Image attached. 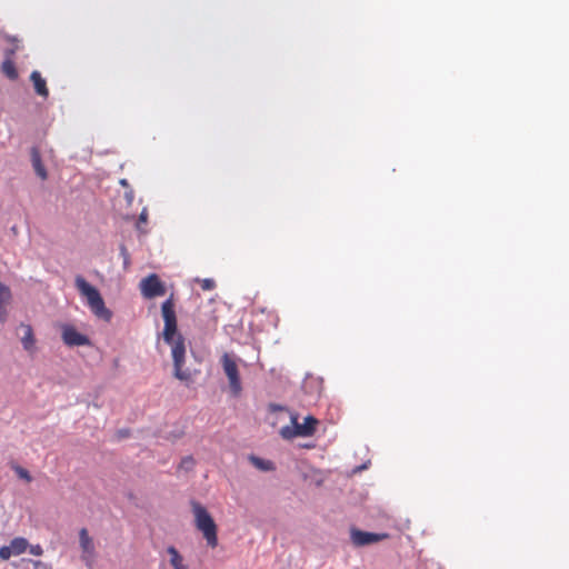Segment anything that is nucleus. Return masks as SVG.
<instances>
[{
    "instance_id": "nucleus-23",
    "label": "nucleus",
    "mask_w": 569,
    "mask_h": 569,
    "mask_svg": "<svg viewBox=\"0 0 569 569\" xmlns=\"http://www.w3.org/2000/svg\"><path fill=\"white\" fill-rule=\"evenodd\" d=\"M28 548H29V552L33 556H42V553H43V549L40 545H31Z\"/></svg>"
},
{
    "instance_id": "nucleus-10",
    "label": "nucleus",
    "mask_w": 569,
    "mask_h": 569,
    "mask_svg": "<svg viewBox=\"0 0 569 569\" xmlns=\"http://www.w3.org/2000/svg\"><path fill=\"white\" fill-rule=\"evenodd\" d=\"M31 162L37 176L40 177L42 180L47 179V170L42 163L40 152L36 147L31 149Z\"/></svg>"
},
{
    "instance_id": "nucleus-2",
    "label": "nucleus",
    "mask_w": 569,
    "mask_h": 569,
    "mask_svg": "<svg viewBox=\"0 0 569 569\" xmlns=\"http://www.w3.org/2000/svg\"><path fill=\"white\" fill-rule=\"evenodd\" d=\"M74 284L80 293L87 298V303L93 315L104 321H110L112 312L106 307L99 290L91 286L82 276L76 277Z\"/></svg>"
},
{
    "instance_id": "nucleus-18",
    "label": "nucleus",
    "mask_w": 569,
    "mask_h": 569,
    "mask_svg": "<svg viewBox=\"0 0 569 569\" xmlns=\"http://www.w3.org/2000/svg\"><path fill=\"white\" fill-rule=\"evenodd\" d=\"M12 470L16 472V475L20 479H22V480H24L27 482H31L32 481V477H31L30 472L27 469L22 468L21 466L13 465L12 466Z\"/></svg>"
},
{
    "instance_id": "nucleus-27",
    "label": "nucleus",
    "mask_w": 569,
    "mask_h": 569,
    "mask_svg": "<svg viewBox=\"0 0 569 569\" xmlns=\"http://www.w3.org/2000/svg\"><path fill=\"white\" fill-rule=\"evenodd\" d=\"M124 197H126V199H127L129 202H131V201L133 200V190H132V189H130L129 191H127V192L124 193Z\"/></svg>"
},
{
    "instance_id": "nucleus-1",
    "label": "nucleus",
    "mask_w": 569,
    "mask_h": 569,
    "mask_svg": "<svg viewBox=\"0 0 569 569\" xmlns=\"http://www.w3.org/2000/svg\"><path fill=\"white\" fill-rule=\"evenodd\" d=\"M161 313L164 321L162 337L164 342L171 346L173 376L181 381H188L191 379V373L182 368L186 358V346L184 338L178 332L172 296L162 302Z\"/></svg>"
},
{
    "instance_id": "nucleus-26",
    "label": "nucleus",
    "mask_w": 569,
    "mask_h": 569,
    "mask_svg": "<svg viewBox=\"0 0 569 569\" xmlns=\"http://www.w3.org/2000/svg\"><path fill=\"white\" fill-rule=\"evenodd\" d=\"M147 218H148V213H147V210L143 209L142 212L140 213L139 216V221L140 222H146L147 221Z\"/></svg>"
},
{
    "instance_id": "nucleus-25",
    "label": "nucleus",
    "mask_w": 569,
    "mask_h": 569,
    "mask_svg": "<svg viewBox=\"0 0 569 569\" xmlns=\"http://www.w3.org/2000/svg\"><path fill=\"white\" fill-rule=\"evenodd\" d=\"M268 409H269L270 412H277V411H282L286 408L283 406H281V405H278V403H269Z\"/></svg>"
},
{
    "instance_id": "nucleus-22",
    "label": "nucleus",
    "mask_w": 569,
    "mask_h": 569,
    "mask_svg": "<svg viewBox=\"0 0 569 569\" xmlns=\"http://www.w3.org/2000/svg\"><path fill=\"white\" fill-rule=\"evenodd\" d=\"M216 287V282L213 279L207 278L201 280V288L203 290H212Z\"/></svg>"
},
{
    "instance_id": "nucleus-12",
    "label": "nucleus",
    "mask_w": 569,
    "mask_h": 569,
    "mask_svg": "<svg viewBox=\"0 0 569 569\" xmlns=\"http://www.w3.org/2000/svg\"><path fill=\"white\" fill-rule=\"evenodd\" d=\"M14 53V49H10L7 51V56L10 57ZM2 72L10 79L16 80L18 78V71L13 61L10 58H7L1 64Z\"/></svg>"
},
{
    "instance_id": "nucleus-7",
    "label": "nucleus",
    "mask_w": 569,
    "mask_h": 569,
    "mask_svg": "<svg viewBox=\"0 0 569 569\" xmlns=\"http://www.w3.org/2000/svg\"><path fill=\"white\" fill-rule=\"evenodd\" d=\"M79 543L82 550L81 560L87 567L91 568L96 556V549L93 540L86 528H81L79 531Z\"/></svg>"
},
{
    "instance_id": "nucleus-21",
    "label": "nucleus",
    "mask_w": 569,
    "mask_h": 569,
    "mask_svg": "<svg viewBox=\"0 0 569 569\" xmlns=\"http://www.w3.org/2000/svg\"><path fill=\"white\" fill-rule=\"evenodd\" d=\"M119 250H120V256H121V257H122V259H123V264H124V267H128V264H129V262H130V256H129V252H128V250H127L126 246H124V244H121V246L119 247Z\"/></svg>"
},
{
    "instance_id": "nucleus-6",
    "label": "nucleus",
    "mask_w": 569,
    "mask_h": 569,
    "mask_svg": "<svg viewBox=\"0 0 569 569\" xmlns=\"http://www.w3.org/2000/svg\"><path fill=\"white\" fill-rule=\"evenodd\" d=\"M141 295L146 299H153L166 293V287L156 273H151L140 281Z\"/></svg>"
},
{
    "instance_id": "nucleus-20",
    "label": "nucleus",
    "mask_w": 569,
    "mask_h": 569,
    "mask_svg": "<svg viewBox=\"0 0 569 569\" xmlns=\"http://www.w3.org/2000/svg\"><path fill=\"white\" fill-rule=\"evenodd\" d=\"M194 466V460L192 457L188 456V457H184L182 460H181V463H180V468L184 469V470H191Z\"/></svg>"
},
{
    "instance_id": "nucleus-3",
    "label": "nucleus",
    "mask_w": 569,
    "mask_h": 569,
    "mask_svg": "<svg viewBox=\"0 0 569 569\" xmlns=\"http://www.w3.org/2000/svg\"><path fill=\"white\" fill-rule=\"evenodd\" d=\"M192 512L194 516V526L196 528L202 532L203 538L207 541V545L211 548L217 547L218 545V536H217V525L208 512V510L199 502H191Z\"/></svg>"
},
{
    "instance_id": "nucleus-13",
    "label": "nucleus",
    "mask_w": 569,
    "mask_h": 569,
    "mask_svg": "<svg viewBox=\"0 0 569 569\" xmlns=\"http://www.w3.org/2000/svg\"><path fill=\"white\" fill-rule=\"evenodd\" d=\"M20 328L23 330V336L21 337V343L23 349L27 351H31L34 347V337L33 330L30 325L21 323Z\"/></svg>"
},
{
    "instance_id": "nucleus-8",
    "label": "nucleus",
    "mask_w": 569,
    "mask_h": 569,
    "mask_svg": "<svg viewBox=\"0 0 569 569\" xmlns=\"http://www.w3.org/2000/svg\"><path fill=\"white\" fill-rule=\"evenodd\" d=\"M387 537H388L387 533H375V532L362 531L359 529H351V531H350L351 542L357 547L369 546V545L376 543Z\"/></svg>"
},
{
    "instance_id": "nucleus-11",
    "label": "nucleus",
    "mask_w": 569,
    "mask_h": 569,
    "mask_svg": "<svg viewBox=\"0 0 569 569\" xmlns=\"http://www.w3.org/2000/svg\"><path fill=\"white\" fill-rule=\"evenodd\" d=\"M30 80L33 82L34 90H36V92L39 96H41L43 98H47L49 96V91H48V88H47V82L41 77L39 71H36V70L32 71L31 74H30Z\"/></svg>"
},
{
    "instance_id": "nucleus-4",
    "label": "nucleus",
    "mask_w": 569,
    "mask_h": 569,
    "mask_svg": "<svg viewBox=\"0 0 569 569\" xmlns=\"http://www.w3.org/2000/svg\"><path fill=\"white\" fill-rule=\"evenodd\" d=\"M291 426H283L279 433L286 439L290 440L296 437H311L318 425V420L312 416H307L302 423L298 421L296 415H291Z\"/></svg>"
},
{
    "instance_id": "nucleus-9",
    "label": "nucleus",
    "mask_w": 569,
    "mask_h": 569,
    "mask_svg": "<svg viewBox=\"0 0 569 569\" xmlns=\"http://www.w3.org/2000/svg\"><path fill=\"white\" fill-rule=\"evenodd\" d=\"M62 340L69 347H80L90 343V339L86 335L80 333L70 325L62 327Z\"/></svg>"
},
{
    "instance_id": "nucleus-17",
    "label": "nucleus",
    "mask_w": 569,
    "mask_h": 569,
    "mask_svg": "<svg viewBox=\"0 0 569 569\" xmlns=\"http://www.w3.org/2000/svg\"><path fill=\"white\" fill-rule=\"evenodd\" d=\"M12 299L10 288L0 281V306H9Z\"/></svg>"
},
{
    "instance_id": "nucleus-14",
    "label": "nucleus",
    "mask_w": 569,
    "mask_h": 569,
    "mask_svg": "<svg viewBox=\"0 0 569 569\" xmlns=\"http://www.w3.org/2000/svg\"><path fill=\"white\" fill-rule=\"evenodd\" d=\"M167 552L170 555V565L173 567V569H188L183 563L182 556L179 553V551L173 547L170 546L167 549Z\"/></svg>"
},
{
    "instance_id": "nucleus-24",
    "label": "nucleus",
    "mask_w": 569,
    "mask_h": 569,
    "mask_svg": "<svg viewBox=\"0 0 569 569\" xmlns=\"http://www.w3.org/2000/svg\"><path fill=\"white\" fill-rule=\"evenodd\" d=\"M8 306H0V322L4 323L8 319Z\"/></svg>"
},
{
    "instance_id": "nucleus-15",
    "label": "nucleus",
    "mask_w": 569,
    "mask_h": 569,
    "mask_svg": "<svg viewBox=\"0 0 569 569\" xmlns=\"http://www.w3.org/2000/svg\"><path fill=\"white\" fill-rule=\"evenodd\" d=\"M29 547V542L26 538L17 537L10 541V548L14 556L23 553Z\"/></svg>"
},
{
    "instance_id": "nucleus-28",
    "label": "nucleus",
    "mask_w": 569,
    "mask_h": 569,
    "mask_svg": "<svg viewBox=\"0 0 569 569\" xmlns=\"http://www.w3.org/2000/svg\"><path fill=\"white\" fill-rule=\"evenodd\" d=\"M119 183H120L122 187H124V188H129V182H128V180H127V179H121V180L119 181Z\"/></svg>"
},
{
    "instance_id": "nucleus-29",
    "label": "nucleus",
    "mask_w": 569,
    "mask_h": 569,
    "mask_svg": "<svg viewBox=\"0 0 569 569\" xmlns=\"http://www.w3.org/2000/svg\"><path fill=\"white\" fill-rule=\"evenodd\" d=\"M33 565L37 568L38 566L42 565V562L38 560V561H34Z\"/></svg>"
},
{
    "instance_id": "nucleus-16",
    "label": "nucleus",
    "mask_w": 569,
    "mask_h": 569,
    "mask_svg": "<svg viewBox=\"0 0 569 569\" xmlns=\"http://www.w3.org/2000/svg\"><path fill=\"white\" fill-rule=\"evenodd\" d=\"M250 461L256 468L262 471H271L274 469L273 462L270 460H264L256 456H250Z\"/></svg>"
},
{
    "instance_id": "nucleus-19",
    "label": "nucleus",
    "mask_w": 569,
    "mask_h": 569,
    "mask_svg": "<svg viewBox=\"0 0 569 569\" xmlns=\"http://www.w3.org/2000/svg\"><path fill=\"white\" fill-rule=\"evenodd\" d=\"M11 556H14L10 545L0 547V558L8 560Z\"/></svg>"
},
{
    "instance_id": "nucleus-5",
    "label": "nucleus",
    "mask_w": 569,
    "mask_h": 569,
    "mask_svg": "<svg viewBox=\"0 0 569 569\" xmlns=\"http://www.w3.org/2000/svg\"><path fill=\"white\" fill-rule=\"evenodd\" d=\"M221 362H222L223 371H224L226 376L228 377L229 386H230V390H231L232 395L239 396L242 390V386H241V380H240L237 363L228 353H224L222 356Z\"/></svg>"
}]
</instances>
